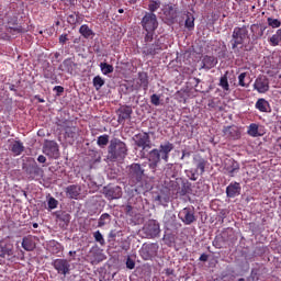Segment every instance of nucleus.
<instances>
[{"label":"nucleus","mask_w":281,"mask_h":281,"mask_svg":"<svg viewBox=\"0 0 281 281\" xmlns=\"http://www.w3.org/2000/svg\"><path fill=\"white\" fill-rule=\"evenodd\" d=\"M220 102L221 101H216V99H211V100H209L207 106H209V109H216V106H218Z\"/></svg>","instance_id":"53"},{"label":"nucleus","mask_w":281,"mask_h":281,"mask_svg":"<svg viewBox=\"0 0 281 281\" xmlns=\"http://www.w3.org/2000/svg\"><path fill=\"white\" fill-rule=\"evenodd\" d=\"M246 41H249V26H236L233 30L231 40L234 54H240V49H243V45H245ZM239 45H241L240 48H238Z\"/></svg>","instance_id":"2"},{"label":"nucleus","mask_w":281,"mask_h":281,"mask_svg":"<svg viewBox=\"0 0 281 281\" xmlns=\"http://www.w3.org/2000/svg\"><path fill=\"white\" fill-rule=\"evenodd\" d=\"M100 69L102 71L103 76H109V74H113V71H114L113 65L108 64V63H101Z\"/></svg>","instance_id":"37"},{"label":"nucleus","mask_w":281,"mask_h":281,"mask_svg":"<svg viewBox=\"0 0 281 281\" xmlns=\"http://www.w3.org/2000/svg\"><path fill=\"white\" fill-rule=\"evenodd\" d=\"M43 153L50 159H58L60 157V149L58 143L55 140H45L43 146Z\"/></svg>","instance_id":"6"},{"label":"nucleus","mask_w":281,"mask_h":281,"mask_svg":"<svg viewBox=\"0 0 281 281\" xmlns=\"http://www.w3.org/2000/svg\"><path fill=\"white\" fill-rule=\"evenodd\" d=\"M161 159L168 164V160L170 159V154H160Z\"/></svg>","instance_id":"61"},{"label":"nucleus","mask_w":281,"mask_h":281,"mask_svg":"<svg viewBox=\"0 0 281 281\" xmlns=\"http://www.w3.org/2000/svg\"><path fill=\"white\" fill-rule=\"evenodd\" d=\"M247 133L250 135V137H258L260 134L258 133V124L251 123L248 126Z\"/></svg>","instance_id":"43"},{"label":"nucleus","mask_w":281,"mask_h":281,"mask_svg":"<svg viewBox=\"0 0 281 281\" xmlns=\"http://www.w3.org/2000/svg\"><path fill=\"white\" fill-rule=\"evenodd\" d=\"M218 240H221V237H216L213 240V247H216V249H223V246L221 245V243Z\"/></svg>","instance_id":"58"},{"label":"nucleus","mask_w":281,"mask_h":281,"mask_svg":"<svg viewBox=\"0 0 281 281\" xmlns=\"http://www.w3.org/2000/svg\"><path fill=\"white\" fill-rule=\"evenodd\" d=\"M111 223V215L109 213H103L99 217L98 227H104V225H109Z\"/></svg>","instance_id":"38"},{"label":"nucleus","mask_w":281,"mask_h":281,"mask_svg":"<svg viewBox=\"0 0 281 281\" xmlns=\"http://www.w3.org/2000/svg\"><path fill=\"white\" fill-rule=\"evenodd\" d=\"M140 25L145 32H155L159 27L157 15L155 13L146 12L140 21Z\"/></svg>","instance_id":"4"},{"label":"nucleus","mask_w":281,"mask_h":281,"mask_svg":"<svg viewBox=\"0 0 281 281\" xmlns=\"http://www.w3.org/2000/svg\"><path fill=\"white\" fill-rule=\"evenodd\" d=\"M9 30H10V32H16L18 34H25V32H26V30L21 25L11 26Z\"/></svg>","instance_id":"50"},{"label":"nucleus","mask_w":281,"mask_h":281,"mask_svg":"<svg viewBox=\"0 0 281 281\" xmlns=\"http://www.w3.org/2000/svg\"><path fill=\"white\" fill-rule=\"evenodd\" d=\"M255 109H257V111H260V113H269V109H271V105L269 104V101H267L265 98H260L257 100Z\"/></svg>","instance_id":"24"},{"label":"nucleus","mask_w":281,"mask_h":281,"mask_svg":"<svg viewBox=\"0 0 281 281\" xmlns=\"http://www.w3.org/2000/svg\"><path fill=\"white\" fill-rule=\"evenodd\" d=\"M79 34H81L83 38H93V36H95V33L89 27L88 24H82L80 26Z\"/></svg>","instance_id":"29"},{"label":"nucleus","mask_w":281,"mask_h":281,"mask_svg":"<svg viewBox=\"0 0 281 281\" xmlns=\"http://www.w3.org/2000/svg\"><path fill=\"white\" fill-rule=\"evenodd\" d=\"M65 135L70 139H76V137H78V127L76 126L66 127Z\"/></svg>","instance_id":"35"},{"label":"nucleus","mask_w":281,"mask_h":281,"mask_svg":"<svg viewBox=\"0 0 281 281\" xmlns=\"http://www.w3.org/2000/svg\"><path fill=\"white\" fill-rule=\"evenodd\" d=\"M134 143L138 148H142L143 150H146V148H153V142L150 140V134L146 132H140L138 134H135Z\"/></svg>","instance_id":"7"},{"label":"nucleus","mask_w":281,"mask_h":281,"mask_svg":"<svg viewBox=\"0 0 281 281\" xmlns=\"http://www.w3.org/2000/svg\"><path fill=\"white\" fill-rule=\"evenodd\" d=\"M52 265L59 276H69L71 271V263L67 259H55Z\"/></svg>","instance_id":"8"},{"label":"nucleus","mask_w":281,"mask_h":281,"mask_svg":"<svg viewBox=\"0 0 281 281\" xmlns=\"http://www.w3.org/2000/svg\"><path fill=\"white\" fill-rule=\"evenodd\" d=\"M157 251H159V244L153 243V244L145 245L142 248L140 254L145 260H148V258H153V256H157Z\"/></svg>","instance_id":"15"},{"label":"nucleus","mask_w":281,"mask_h":281,"mask_svg":"<svg viewBox=\"0 0 281 281\" xmlns=\"http://www.w3.org/2000/svg\"><path fill=\"white\" fill-rule=\"evenodd\" d=\"M265 30L267 26H262L261 24H252L250 26L251 41L256 43V41H260L262 36H265Z\"/></svg>","instance_id":"18"},{"label":"nucleus","mask_w":281,"mask_h":281,"mask_svg":"<svg viewBox=\"0 0 281 281\" xmlns=\"http://www.w3.org/2000/svg\"><path fill=\"white\" fill-rule=\"evenodd\" d=\"M125 212H126V214H130V212H133V206L131 204H127L125 206Z\"/></svg>","instance_id":"63"},{"label":"nucleus","mask_w":281,"mask_h":281,"mask_svg":"<svg viewBox=\"0 0 281 281\" xmlns=\"http://www.w3.org/2000/svg\"><path fill=\"white\" fill-rule=\"evenodd\" d=\"M116 113L119 124H125L126 120H131V115H133V108H131V105H123Z\"/></svg>","instance_id":"14"},{"label":"nucleus","mask_w":281,"mask_h":281,"mask_svg":"<svg viewBox=\"0 0 281 281\" xmlns=\"http://www.w3.org/2000/svg\"><path fill=\"white\" fill-rule=\"evenodd\" d=\"M164 14L167 21H175V19H177V9L172 5H168L165 9Z\"/></svg>","instance_id":"30"},{"label":"nucleus","mask_w":281,"mask_h":281,"mask_svg":"<svg viewBox=\"0 0 281 281\" xmlns=\"http://www.w3.org/2000/svg\"><path fill=\"white\" fill-rule=\"evenodd\" d=\"M143 233L146 238H157L159 234H161V228L159 226V222L156 220H149L143 227Z\"/></svg>","instance_id":"5"},{"label":"nucleus","mask_w":281,"mask_h":281,"mask_svg":"<svg viewBox=\"0 0 281 281\" xmlns=\"http://www.w3.org/2000/svg\"><path fill=\"white\" fill-rule=\"evenodd\" d=\"M161 52H164V44L161 41L156 40L154 44H146L143 54L155 57L157 54H161Z\"/></svg>","instance_id":"9"},{"label":"nucleus","mask_w":281,"mask_h":281,"mask_svg":"<svg viewBox=\"0 0 281 281\" xmlns=\"http://www.w3.org/2000/svg\"><path fill=\"white\" fill-rule=\"evenodd\" d=\"M93 236L97 243H99L100 245H104V236H102V233H100V231L94 232Z\"/></svg>","instance_id":"48"},{"label":"nucleus","mask_w":281,"mask_h":281,"mask_svg":"<svg viewBox=\"0 0 281 281\" xmlns=\"http://www.w3.org/2000/svg\"><path fill=\"white\" fill-rule=\"evenodd\" d=\"M97 144L100 148H104V146L109 145V134H103L98 137Z\"/></svg>","instance_id":"41"},{"label":"nucleus","mask_w":281,"mask_h":281,"mask_svg":"<svg viewBox=\"0 0 281 281\" xmlns=\"http://www.w3.org/2000/svg\"><path fill=\"white\" fill-rule=\"evenodd\" d=\"M64 3H69L70 5H76V0H60Z\"/></svg>","instance_id":"64"},{"label":"nucleus","mask_w":281,"mask_h":281,"mask_svg":"<svg viewBox=\"0 0 281 281\" xmlns=\"http://www.w3.org/2000/svg\"><path fill=\"white\" fill-rule=\"evenodd\" d=\"M144 168H146V162L142 165L133 162L128 167V181L131 186H137L136 192H150L153 190V186L147 180H144L146 172Z\"/></svg>","instance_id":"1"},{"label":"nucleus","mask_w":281,"mask_h":281,"mask_svg":"<svg viewBox=\"0 0 281 281\" xmlns=\"http://www.w3.org/2000/svg\"><path fill=\"white\" fill-rule=\"evenodd\" d=\"M243 188L238 182H231L229 186L226 188V195L228 199H236V196H240Z\"/></svg>","instance_id":"20"},{"label":"nucleus","mask_w":281,"mask_h":281,"mask_svg":"<svg viewBox=\"0 0 281 281\" xmlns=\"http://www.w3.org/2000/svg\"><path fill=\"white\" fill-rule=\"evenodd\" d=\"M150 102L154 106H159L160 104V97L158 94H151Z\"/></svg>","instance_id":"52"},{"label":"nucleus","mask_w":281,"mask_h":281,"mask_svg":"<svg viewBox=\"0 0 281 281\" xmlns=\"http://www.w3.org/2000/svg\"><path fill=\"white\" fill-rule=\"evenodd\" d=\"M138 85L146 91L148 89V74L139 72L138 74Z\"/></svg>","instance_id":"32"},{"label":"nucleus","mask_w":281,"mask_h":281,"mask_svg":"<svg viewBox=\"0 0 281 281\" xmlns=\"http://www.w3.org/2000/svg\"><path fill=\"white\" fill-rule=\"evenodd\" d=\"M77 19V25H80L82 21H85V15L80 14V12H75Z\"/></svg>","instance_id":"55"},{"label":"nucleus","mask_w":281,"mask_h":281,"mask_svg":"<svg viewBox=\"0 0 281 281\" xmlns=\"http://www.w3.org/2000/svg\"><path fill=\"white\" fill-rule=\"evenodd\" d=\"M187 177L190 181H196L199 179V170L198 169H190L187 170Z\"/></svg>","instance_id":"45"},{"label":"nucleus","mask_w":281,"mask_h":281,"mask_svg":"<svg viewBox=\"0 0 281 281\" xmlns=\"http://www.w3.org/2000/svg\"><path fill=\"white\" fill-rule=\"evenodd\" d=\"M92 85L97 91H100L101 87H104V79L100 76H95L92 79Z\"/></svg>","instance_id":"40"},{"label":"nucleus","mask_w":281,"mask_h":281,"mask_svg":"<svg viewBox=\"0 0 281 281\" xmlns=\"http://www.w3.org/2000/svg\"><path fill=\"white\" fill-rule=\"evenodd\" d=\"M146 35H145V43H153V38L155 36V31H146Z\"/></svg>","instance_id":"51"},{"label":"nucleus","mask_w":281,"mask_h":281,"mask_svg":"<svg viewBox=\"0 0 281 281\" xmlns=\"http://www.w3.org/2000/svg\"><path fill=\"white\" fill-rule=\"evenodd\" d=\"M26 175H29V179L34 181V179H43V168H41L36 162L26 168Z\"/></svg>","instance_id":"16"},{"label":"nucleus","mask_w":281,"mask_h":281,"mask_svg":"<svg viewBox=\"0 0 281 281\" xmlns=\"http://www.w3.org/2000/svg\"><path fill=\"white\" fill-rule=\"evenodd\" d=\"M22 247L25 251H34L36 249V243H34L32 237H23Z\"/></svg>","instance_id":"26"},{"label":"nucleus","mask_w":281,"mask_h":281,"mask_svg":"<svg viewBox=\"0 0 281 281\" xmlns=\"http://www.w3.org/2000/svg\"><path fill=\"white\" fill-rule=\"evenodd\" d=\"M210 258V256H207L206 254H202L199 258L200 262H207V259Z\"/></svg>","instance_id":"60"},{"label":"nucleus","mask_w":281,"mask_h":281,"mask_svg":"<svg viewBox=\"0 0 281 281\" xmlns=\"http://www.w3.org/2000/svg\"><path fill=\"white\" fill-rule=\"evenodd\" d=\"M37 161H38V164H45V161H47V158L45 156H43V155H40L37 157Z\"/></svg>","instance_id":"62"},{"label":"nucleus","mask_w":281,"mask_h":281,"mask_svg":"<svg viewBox=\"0 0 281 281\" xmlns=\"http://www.w3.org/2000/svg\"><path fill=\"white\" fill-rule=\"evenodd\" d=\"M160 3L157 1H151L148 4L149 14H153V12H157L159 10Z\"/></svg>","instance_id":"46"},{"label":"nucleus","mask_w":281,"mask_h":281,"mask_svg":"<svg viewBox=\"0 0 281 281\" xmlns=\"http://www.w3.org/2000/svg\"><path fill=\"white\" fill-rule=\"evenodd\" d=\"M53 91H56L57 95H60V93H65V88L63 86H55Z\"/></svg>","instance_id":"56"},{"label":"nucleus","mask_w":281,"mask_h":281,"mask_svg":"<svg viewBox=\"0 0 281 281\" xmlns=\"http://www.w3.org/2000/svg\"><path fill=\"white\" fill-rule=\"evenodd\" d=\"M225 135H228V137H232L233 139H238L240 137V132H238V128L234 126H228L224 130Z\"/></svg>","instance_id":"33"},{"label":"nucleus","mask_w":281,"mask_h":281,"mask_svg":"<svg viewBox=\"0 0 281 281\" xmlns=\"http://www.w3.org/2000/svg\"><path fill=\"white\" fill-rule=\"evenodd\" d=\"M252 87L257 93H267V91H269V78L266 76H259L255 80Z\"/></svg>","instance_id":"13"},{"label":"nucleus","mask_w":281,"mask_h":281,"mask_svg":"<svg viewBox=\"0 0 281 281\" xmlns=\"http://www.w3.org/2000/svg\"><path fill=\"white\" fill-rule=\"evenodd\" d=\"M148 161H149V169L153 172H157V167L159 166V162L161 161V154L159 149L154 148L148 154Z\"/></svg>","instance_id":"12"},{"label":"nucleus","mask_w":281,"mask_h":281,"mask_svg":"<svg viewBox=\"0 0 281 281\" xmlns=\"http://www.w3.org/2000/svg\"><path fill=\"white\" fill-rule=\"evenodd\" d=\"M14 256V246L10 243L0 241V258H12Z\"/></svg>","instance_id":"19"},{"label":"nucleus","mask_w":281,"mask_h":281,"mask_svg":"<svg viewBox=\"0 0 281 281\" xmlns=\"http://www.w3.org/2000/svg\"><path fill=\"white\" fill-rule=\"evenodd\" d=\"M54 215L56 216L57 223H61L59 224L61 227H67L69 221H71V215L65 211H56Z\"/></svg>","instance_id":"22"},{"label":"nucleus","mask_w":281,"mask_h":281,"mask_svg":"<svg viewBox=\"0 0 281 281\" xmlns=\"http://www.w3.org/2000/svg\"><path fill=\"white\" fill-rule=\"evenodd\" d=\"M126 268L127 269H135V261L133 259H131V257H128L126 259Z\"/></svg>","instance_id":"54"},{"label":"nucleus","mask_w":281,"mask_h":281,"mask_svg":"<svg viewBox=\"0 0 281 281\" xmlns=\"http://www.w3.org/2000/svg\"><path fill=\"white\" fill-rule=\"evenodd\" d=\"M165 273L168 278H170V276H173V278H175V269H172V268L165 269Z\"/></svg>","instance_id":"59"},{"label":"nucleus","mask_w":281,"mask_h":281,"mask_svg":"<svg viewBox=\"0 0 281 281\" xmlns=\"http://www.w3.org/2000/svg\"><path fill=\"white\" fill-rule=\"evenodd\" d=\"M128 155V148L126 143L122 142L120 138H113L110 140L108 147V157L110 161H117V159H124Z\"/></svg>","instance_id":"3"},{"label":"nucleus","mask_w":281,"mask_h":281,"mask_svg":"<svg viewBox=\"0 0 281 281\" xmlns=\"http://www.w3.org/2000/svg\"><path fill=\"white\" fill-rule=\"evenodd\" d=\"M74 67H76V64L74 63V60H71V58H67L59 66V69L61 71H66L67 74H72Z\"/></svg>","instance_id":"27"},{"label":"nucleus","mask_w":281,"mask_h":281,"mask_svg":"<svg viewBox=\"0 0 281 281\" xmlns=\"http://www.w3.org/2000/svg\"><path fill=\"white\" fill-rule=\"evenodd\" d=\"M103 194L108 201H113L114 199H122V188L120 186L104 187Z\"/></svg>","instance_id":"11"},{"label":"nucleus","mask_w":281,"mask_h":281,"mask_svg":"<svg viewBox=\"0 0 281 281\" xmlns=\"http://www.w3.org/2000/svg\"><path fill=\"white\" fill-rule=\"evenodd\" d=\"M218 85L223 89V91H229V81L227 80V74L221 77Z\"/></svg>","instance_id":"44"},{"label":"nucleus","mask_w":281,"mask_h":281,"mask_svg":"<svg viewBox=\"0 0 281 281\" xmlns=\"http://www.w3.org/2000/svg\"><path fill=\"white\" fill-rule=\"evenodd\" d=\"M67 23H69V25H78V18H76V12L67 16Z\"/></svg>","instance_id":"47"},{"label":"nucleus","mask_w":281,"mask_h":281,"mask_svg":"<svg viewBox=\"0 0 281 281\" xmlns=\"http://www.w3.org/2000/svg\"><path fill=\"white\" fill-rule=\"evenodd\" d=\"M65 192L68 199L78 200V196H80V193L82 192V187H80L79 184H70L66 188Z\"/></svg>","instance_id":"21"},{"label":"nucleus","mask_w":281,"mask_h":281,"mask_svg":"<svg viewBox=\"0 0 281 281\" xmlns=\"http://www.w3.org/2000/svg\"><path fill=\"white\" fill-rule=\"evenodd\" d=\"M180 221L184 225H192L196 221V216L194 215V210L190 207L182 209L178 214Z\"/></svg>","instance_id":"10"},{"label":"nucleus","mask_w":281,"mask_h":281,"mask_svg":"<svg viewBox=\"0 0 281 281\" xmlns=\"http://www.w3.org/2000/svg\"><path fill=\"white\" fill-rule=\"evenodd\" d=\"M218 61L216 60V58L214 56H204L202 59V64H203V69H213V67H216V64Z\"/></svg>","instance_id":"25"},{"label":"nucleus","mask_w":281,"mask_h":281,"mask_svg":"<svg viewBox=\"0 0 281 281\" xmlns=\"http://www.w3.org/2000/svg\"><path fill=\"white\" fill-rule=\"evenodd\" d=\"M23 150H25V146H23L21 140H15L11 144V153H13L15 157H19Z\"/></svg>","instance_id":"28"},{"label":"nucleus","mask_w":281,"mask_h":281,"mask_svg":"<svg viewBox=\"0 0 281 281\" xmlns=\"http://www.w3.org/2000/svg\"><path fill=\"white\" fill-rule=\"evenodd\" d=\"M191 188H192V184L189 181H184L182 182L178 193L180 194V196H186V194L190 193Z\"/></svg>","instance_id":"36"},{"label":"nucleus","mask_w":281,"mask_h":281,"mask_svg":"<svg viewBox=\"0 0 281 281\" xmlns=\"http://www.w3.org/2000/svg\"><path fill=\"white\" fill-rule=\"evenodd\" d=\"M58 207V200L56 198L48 199V210H56Z\"/></svg>","instance_id":"49"},{"label":"nucleus","mask_w":281,"mask_h":281,"mask_svg":"<svg viewBox=\"0 0 281 281\" xmlns=\"http://www.w3.org/2000/svg\"><path fill=\"white\" fill-rule=\"evenodd\" d=\"M247 78L249 79V74H247V72L239 74L238 86L247 89V87H249V82H246Z\"/></svg>","instance_id":"39"},{"label":"nucleus","mask_w":281,"mask_h":281,"mask_svg":"<svg viewBox=\"0 0 281 281\" xmlns=\"http://www.w3.org/2000/svg\"><path fill=\"white\" fill-rule=\"evenodd\" d=\"M186 16L184 27L189 31L194 30V14L187 12Z\"/></svg>","instance_id":"34"},{"label":"nucleus","mask_w":281,"mask_h":281,"mask_svg":"<svg viewBox=\"0 0 281 281\" xmlns=\"http://www.w3.org/2000/svg\"><path fill=\"white\" fill-rule=\"evenodd\" d=\"M267 23L269 27H272V30H278V27H281V21L279 19L268 18Z\"/></svg>","instance_id":"42"},{"label":"nucleus","mask_w":281,"mask_h":281,"mask_svg":"<svg viewBox=\"0 0 281 281\" xmlns=\"http://www.w3.org/2000/svg\"><path fill=\"white\" fill-rule=\"evenodd\" d=\"M224 170H226V175L234 178L240 172V164L234 159H229L225 165Z\"/></svg>","instance_id":"17"},{"label":"nucleus","mask_w":281,"mask_h":281,"mask_svg":"<svg viewBox=\"0 0 281 281\" xmlns=\"http://www.w3.org/2000/svg\"><path fill=\"white\" fill-rule=\"evenodd\" d=\"M160 154L170 155L172 150H175V145L170 142H165L160 145V149H158Z\"/></svg>","instance_id":"31"},{"label":"nucleus","mask_w":281,"mask_h":281,"mask_svg":"<svg viewBox=\"0 0 281 281\" xmlns=\"http://www.w3.org/2000/svg\"><path fill=\"white\" fill-rule=\"evenodd\" d=\"M193 164H195L196 169L200 170V175H205V168H207V159L203 158L201 155H195L193 157Z\"/></svg>","instance_id":"23"},{"label":"nucleus","mask_w":281,"mask_h":281,"mask_svg":"<svg viewBox=\"0 0 281 281\" xmlns=\"http://www.w3.org/2000/svg\"><path fill=\"white\" fill-rule=\"evenodd\" d=\"M68 35L67 34H61L59 36V43L60 45H65V43H67L69 41V37H67Z\"/></svg>","instance_id":"57"}]
</instances>
